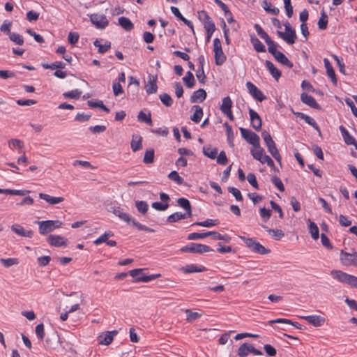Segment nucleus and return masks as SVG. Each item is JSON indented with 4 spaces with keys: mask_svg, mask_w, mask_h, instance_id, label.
<instances>
[{
    "mask_svg": "<svg viewBox=\"0 0 357 357\" xmlns=\"http://www.w3.org/2000/svg\"><path fill=\"white\" fill-rule=\"evenodd\" d=\"M159 98L162 104L166 107H170L173 104V99L169 94L166 93L160 94L159 96Z\"/></svg>",
    "mask_w": 357,
    "mask_h": 357,
    "instance_id": "54",
    "label": "nucleus"
},
{
    "mask_svg": "<svg viewBox=\"0 0 357 357\" xmlns=\"http://www.w3.org/2000/svg\"><path fill=\"white\" fill-rule=\"evenodd\" d=\"M263 228H264L276 241L280 240L284 236V232L281 229H273L264 225H263Z\"/></svg>",
    "mask_w": 357,
    "mask_h": 357,
    "instance_id": "38",
    "label": "nucleus"
},
{
    "mask_svg": "<svg viewBox=\"0 0 357 357\" xmlns=\"http://www.w3.org/2000/svg\"><path fill=\"white\" fill-rule=\"evenodd\" d=\"M108 211L112 213L116 216L119 217L121 220L130 223L132 218L128 213L124 212L123 209L120 206H111Z\"/></svg>",
    "mask_w": 357,
    "mask_h": 357,
    "instance_id": "9",
    "label": "nucleus"
},
{
    "mask_svg": "<svg viewBox=\"0 0 357 357\" xmlns=\"http://www.w3.org/2000/svg\"><path fill=\"white\" fill-rule=\"evenodd\" d=\"M239 238L244 242L246 246L254 252L261 255H266L271 252L270 250L266 249L264 246L255 241L253 238H247L242 236H240Z\"/></svg>",
    "mask_w": 357,
    "mask_h": 357,
    "instance_id": "3",
    "label": "nucleus"
},
{
    "mask_svg": "<svg viewBox=\"0 0 357 357\" xmlns=\"http://www.w3.org/2000/svg\"><path fill=\"white\" fill-rule=\"evenodd\" d=\"M183 252H191L202 254L204 252H211L213 250L208 245L191 243L189 245L182 247L180 250Z\"/></svg>",
    "mask_w": 357,
    "mask_h": 357,
    "instance_id": "5",
    "label": "nucleus"
},
{
    "mask_svg": "<svg viewBox=\"0 0 357 357\" xmlns=\"http://www.w3.org/2000/svg\"><path fill=\"white\" fill-rule=\"evenodd\" d=\"M265 43L268 45V52L273 56L277 54L280 51L277 50L278 45L271 38L265 40Z\"/></svg>",
    "mask_w": 357,
    "mask_h": 357,
    "instance_id": "49",
    "label": "nucleus"
},
{
    "mask_svg": "<svg viewBox=\"0 0 357 357\" xmlns=\"http://www.w3.org/2000/svg\"><path fill=\"white\" fill-rule=\"evenodd\" d=\"M252 345L248 343H243L242 344L238 350V355L240 357H245L249 354H252Z\"/></svg>",
    "mask_w": 357,
    "mask_h": 357,
    "instance_id": "33",
    "label": "nucleus"
},
{
    "mask_svg": "<svg viewBox=\"0 0 357 357\" xmlns=\"http://www.w3.org/2000/svg\"><path fill=\"white\" fill-rule=\"evenodd\" d=\"M232 101L229 96H227L222 98V105L220 107L221 112H225L227 111L231 110Z\"/></svg>",
    "mask_w": 357,
    "mask_h": 357,
    "instance_id": "39",
    "label": "nucleus"
},
{
    "mask_svg": "<svg viewBox=\"0 0 357 357\" xmlns=\"http://www.w3.org/2000/svg\"><path fill=\"white\" fill-rule=\"evenodd\" d=\"M142 137L137 135H133L130 144L131 149L136 152L142 148Z\"/></svg>",
    "mask_w": 357,
    "mask_h": 357,
    "instance_id": "28",
    "label": "nucleus"
},
{
    "mask_svg": "<svg viewBox=\"0 0 357 357\" xmlns=\"http://www.w3.org/2000/svg\"><path fill=\"white\" fill-rule=\"evenodd\" d=\"M218 224V220H211L208 219L203 222H197L192 224V225H198L202 227H211L215 225H217Z\"/></svg>",
    "mask_w": 357,
    "mask_h": 357,
    "instance_id": "56",
    "label": "nucleus"
},
{
    "mask_svg": "<svg viewBox=\"0 0 357 357\" xmlns=\"http://www.w3.org/2000/svg\"><path fill=\"white\" fill-rule=\"evenodd\" d=\"M250 42L257 52H265L266 47L264 44L253 34L250 35Z\"/></svg>",
    "mask_w": 357,
    "mask_h": 357,
    "instance_id": "27",
    "label": "nucleus"
},
{
    "mask_svg": "<svg viewBox=\"0 0 357 357\" xmlns=\"http://www.w3.org/2000/svg\"><path fill=\"white\" fill-rule=\"evenodd\" d=\"M275 323L291 324V325L294 326V327H296L298 329H301V330L303 329V326L301 325L300 324H298V322H293L290 319H287L279 318V319H273V320L269 321V324H275Z\"/></svg>",
    "mask_w": 357,
    "mask_h": 357,
    "instance_id": "35",
    "label": "nucleus"
},
{
    "mask_svg": "<svg viewBox=\"0 0 357 357\" xmlns=\"http://www.w3.org/2000/svg\"><path fill=\"white\" fill-rule=\"evenodd\" d=\"M8 36L11 41L18 45H22L24 44V39L20 34L16 33H11Z\"/></svg>",
    "mask_w": 357,
    "mask_h": 357,
    "instance_id": "58",
    "label": "nucleus"
},
{
    "mask_svg": "<svg viewBox=\"0 0 357 357\" xmlns=\"http://www.w3.org/2000/svg\"><path fill=\"white\" fill-rule=\"evenodd\" d=\"M192 109L195 110L193 115L190 117V119L197 123H199L203 116V110L202 108L199 105H194Z\"/></svg>",
    "mask_w": 357,
    "mask_h": 357,
    "instance_id": "36",
    "label": "nucleus"
},
{
    "mask_svg": "<svg viewBox=\"0 0 357 357\" xmlns=\"http://www.w3.org/2000/svg\"><path fill=\"white\" fill-rule=\"evenodd\" d=\"M331 275L338 281L345 284H349V281L351 275L339 270L331 271Z\"/></svg>",
    "mask_w": 357,
    "mask_h": 357,
    "instance_id": "17",
    "label": "nucleus"
},
{
    "mask_svg": "<svg viewBox=\"0 0 357 357\" xmlns=\"http://www.w3.org/2000/svg\"><path fill=\"white\" fill-rule=\"evenodd\" d=\"M309 222V230L311 234V236L313 239L317 240L319 236V230L317 225L310 220H308Z\"/></svg>",
    "mask_w": 357,
    "mask_h": 357,
    "instance_id": "42",
    "label": "nucleus"
},
{
    "mask_svg": "<svg viewBox=\"0 0 357 357\" xmlns=\"http://www.w3.org/2000/svg\"><path fill=\"white\" fill-rule=\"evenodd\" d=\"M154 151L153 149L146 150L144 156L143 162L145 164H151L154 161Z\"/></svg>",
    "mask_w": 357,
    "mask_h": 357,
    "instance_id": "55",
    "label": "nucleus"
},
{
    "mask_svg": "<svg viewBox=\"0 0 357 357\" xmlns=\"http://www.w3.org/2000/svg\"><path fill=\"white\" fill-rule=\"evenodd\" d=\"M201 16H204V29H206V31H215V24L213 22L211 17L206 14V13L204 11H202L199 13V17H201Z\"/></svg>",
    "mask_w": 357,
    "mask_h": 357,
    "instance_id": "26",
    "label": "nucleus"
},
{
    "mask_svg": "<svg viewBox=\"0 0 357 357\" xmlns=\"http://www.w3.org/2000/svg\"><path fill=\"white\" fill-rule=\"evenodd\" d=\"M11 230L20 236L31 238L33 236V231L31 230H26L24 228L18 224H15L11 226Z\"/></svg>",
    "mask_w": 357,
    "mask_h": 357,
    "instance_id": "16",
    "label": "nucleus"
},
{
    "mask_svg": "<svg viewBox=\"0 0 357 357\" xmlns=\"http://www.w3.org/2000/svg\"><path fill=\"white\" fill-rule=\"evenodd\" d=\"M135 206L137 209V211L142 215H145L149 210V205L144 201H136Z\"/></svg>",
    "mask_w": 357,
    "mask_h": 357,
    "instance_id": "48",
    "label": "nucleus"
},
{
    "mask_svg": "<svg viewBox=\"0 0 357 357\" xmlns=\"http://www.w3.org/2000/svg\"><path fill=\"white\" fill-rule=\"evenodd\" d=\"M88 105L92 108L100 107L101 109L105 111L107 113L109 112V109L103 104L102 101H95V100H89Z\"/></svg>",
    "mask_w": 357,
    "mask_h": 357,
    "instance_id": "50",
    "label": "nucleus"
},
{
    "mask_svg": "<svg viewBox=\"0 0 357 357\" xmlns=\"http://www.w3.org/2000/svg\"><path fill=\"white\" fill-rule=\"evenodd\" d=\"M340 130L342 135L344 142L348 145H352L356 142V139L349 133L347 130L343 126H340Z\"/></svg>",
    "mask_w": 357,
    "mask_h": 357,
    "instance_id": "31",
    "label": "nucleus"
},
{
    "mask_svg": "<svg viewBox=\"0 0 357 357\" xmlns=\"http://www.w3.org/2000/svg\"><path fill=\"white\" fill-rule=\"evenodd\" d=\"M247 89L249 93L257 100L261 102L266 99V96L252 82H248L246 83Z\"/></svg>",
    "mask_w": 357,
    "mask_h": 357,
    "instance_id": "10",
    "label": "nucleus"
},
{
    "mask_svg": "<svg viewBox=\"0 0 357 357\" xmlns=\"http://www.w3.org/2000/svg\"><path fill=\"white\" fill-rule=\"evenodd\" d=\"M213 52L215 64L217 66L222 65L226 61V56L222 51L221 42L218 38L213 40Z\"/></svg>",
    "mask_w": 357,
    "mask_h": 357,
    "instance_id": "6",
    "label": "nucleus"
},
{
    "mask_svg": "<svg viewBox=\"0 0 357 357\" xmlns=\"http://www.w3.org/2000/svg\"><path fill=\"white\" fill-rule=\"evenodd\" d=\"M0 262L5 266V267H10L13 265H16L19 263L18 259L16 258H8V259H0Z\"/></svg>",
    "mask_w": 357,
    "mask_h": 357,
    "instance_id": "59",
    "label": "nucleus"
},
{
    "mask_svg": "<svg viewBox=\"0 0 357 357\" xmlns=\"http://www.w3.org/2000/svg\"><path fill=\"white\" fill-rule=\"evenodd\" d=\"M324 63L326 70L327 75L331 78L333 84L334 85H336L337 80L331 63H330L329 60L326 58L324 59Z\"/></svg>",
    "mask_w": 357,
    "mask_h": 357,
    "instance_id": "21",
    "label": "nucleus"
},
{
    "mask_svg": "<svg viewBox=\"0 0 357 357\" xmlns=\"http://www.w3.org/2000/svg\"><path fill=\"white\" fill-rule=\"evenodd\" d=\"M157 77L156 76H149L147 83L145 85V90L148 94L155 93L158 90L157 86Z\"/></svg>",
    "mask_w": 357,
    "mask_h": 357,
    "instance_id": "15",
    "label": "nucleus"
},
{
    "mask_svg": "<svg viewBox=\"0 0 357 357\" xmlns=\"http://www.w3.org/2000/svg\"><path fill=\"white\" fill-rule=\"evenodd\" d=\"M328 16L325 11L323 10L321 13V17L318 21V27L321 30H324L327 28Z\"/></svg>",
    "mask_w": 357,
    "mask_h": 357,
    "instance_id": "47",
    "label": "nucleus"
},
{
    "mask_svg": "<svg viewBox=\"0 0 357 357\" xmlns=\"http://www.w3.org/2000/svg\"><path fill=\"white\" fill-rule=\"evenodd\" d=\"M93 45L95 47H98V52L100 54H104L106 52H107L110 47H111V43L109 42V41H106L105 43V44L102 45L100 44V40L96 39L94 42H93Z\"/></svg>",
    "mask_w": 357,
    "mask_h": 357,
    "instance_id": "37",
    "label": "nucleus"
},
{
    "mask_svg": "<svg viewBox=\"0 0 357 357\" xmlns=\"http://www.w3.org/2000/svg\"><path fill=\"white\" fill-rule=\"evenodd\" d=\"M209 236V231L204 232V233H191L188 235V240H197L202 239L206 237Z\"/></svg>",
    "mask_w": 357,
    "mask_h": 357,
    "instance_id": "62",
    "label": "nucleus"
},
{
    "mask_svg": "<svg viewBox=\"0 0 357 357\" xmlns=\"http://www.w3.org/2000/svg\"><path fill=\"white\" fill-rule=\"evenodd\" d=\"M39 197L50 205H55L63 202L64 198L62 197H52L47 194L40 192L38 195Z\"/></svg>",
    "mask_w": 357,
    "mask_h": 357,
    "instance_id": "20",
    "label": "nucleus"
},
{
    "mask_svg": "<svg viewBox=\"0 0 357 357\" xmlns=\"http://www.w3.org/2000/svg\"><path fill=\"white\" fill-rule=\"evenodd\" d=\"M250 153L252 157L259 162L261 161L266 155L264 154V150L260 146V143H259L258 146H254V149L251 150Z\"/></svg>",
    "mask_w": 357,
    "mask_h": 357,
    "instance_id": "29",
    "label": "nucleus"
},
{
    "mask_svg": "<svg viewBox=\"0 0 357 357\" xmlns=\"http://www.w3.org/2000/svg\"><path fill=\"white\" fill-rule=\"evenodd\" d=\"M203 153L211 159H215L217 157L218 149H212L210 146H204Z\"/></svg>",
    "mask_w": 357,
    "mask_h": 357,
    "instance_id": "43",
    "label": "nucleus"
},
{
    "mask_svg": "<svg viewBox=\"0 0 357 357\" xmlns=\"http://www.w3.org/2000/svg\"><path fill=\"white\" fill-rule=\"evenodd\" d=\"M251 125L252 128L258 131L261 128V119L260 116L254 109H249Z\"/></svg>",
    "mask_w": 357,
    "mask_h": 357,
    "instance_id": "13",
    "label": "nucleus"
},
{
    "mask_svg": "<svg viewBox=\"0 0 357 357\" xmlns=\"http://www.w3.org/2000/svg\"><path fill=\"white\" fill-rule=\"evenodd\" d=\"M47 241L51 245L55 247L66 246L68 244V241L59 235H50Z\"/></svg>",
    "mask_w": 357,
    "mask_h": 357,
    "instance_id": "12",
    "label": "nucleus"
},
{
    "mask_svg": "<svg viewBox=\"0 0 357 357\" xmlns=\"http://www.w3.org/2000/svg\"><path fill=\"white\" fill-rule=\"evenodd\" d=\"M261 137L271 155L276 160L277 162L281 164V155L271 135L268 132L264 130L261 133Z\"/></svg>",
    "mask_w": 357,
    "mask_h": 357,
    "instance_id": "1",
    "label": "nucleus"
},
{
    "mask_svg": "<svg viewBox=\"0 0 357 357\" xmlns=\"http://www.w3.org/2000/svg\"><path fill=\"white\" fill-rule=\"evenodd\" d=\"M90 20L91 23L97 28L103 29L107 27L109 24V21L106 16L103 14L94 13L90 16Z\"/></svg>",
    "mask_w": 357,
    "mask_h": 357,
    "instance_id": "7",
    "label": "nucleus"
},
{
    "mask_svg": "<svg viewBox=\"0 0 357 357\" xmlns=\"http://www.w3.org/2000/svg\"><path fill=\"white\" fill-rule=\"evenodd\" d=\"M277 33L280 38L283 39L285 42H287L289 45L294 44L297 38L296 31L284 33L282 31H278Z\"/></svg>",
    "mask_w": 357,
    "mask_h": 357,
    "instance_id": "19",
    "label": "nucleus"
},
{
    "mask_svg": "<svg viewBox=\"0 0 357 357\" xmlns=\"http://www.w3.org/2000/svg\"><path fill=\"white\" fill-rule=\"evenodd\" d=\"M118 21L119 24L127 31H131L134 27L132 22L128 17H120Z\"/></svg>",
    "mask_w": 357,
    "mask_h": 357,
    "instance_id": "34",
    "label": "nucleus"
},
{
    "mask_svg": "<svg viewBox=\"0 0 357 357\" xmlns=\"http://www.w3.org/2000/svg\"><path fill=\"white\" fill-rule=\"evenodd\" d=\"M42 66L45 69H63L65 68L66 65L62 61H56L54 63H52L51 64L49 63H43Z\"/></svg>",
    "mask_w": 357,
    "mask_h": 357,
    "instance_id": "52",
    "label": "nucleus"
},
{
    "mask_svg": "<svg viewBox=\"0 0 357 357\" xmlns=\"http://www.w3.org/2000/svg\"><path fill=\"white\" fill-rule=\"evenodd\" d=\"M315 327H319L325 323V318L319 315L299 316Z\"/></svg>",
    "mask_w": 357,
    "mask_h": 357,
    "instance_id": "11",
    "label": "nucleus"
},
{
    "mask_svg": "<svg viewBox=\"0 0 357 357\" xmlns=\"http://www.w3.org/2000/svg\"><path fill=\"white\" fill-rule=\"evenodd\" d=\"M356 252L349 253L341 250L340 252V261L344 266H354V261L356 259Z\"/></svg>",
    "mask_w": 357,
    "mask_h": 357,
    "instance_id": "14",
    "label": "nucleus"
},
{
    "mask_svg": "<svg viewBox=\"0 0 357 357\" xmlns=\"http://www.w3.org/2000/svg\"><path fill=\"white\" fill-rule=\"evenodd\" d=\"M274 58L282 65L287 66L289 68H293L294 64L289 59L281 52L277 53Z\"/></svg>",
    "mask_w": 357,
    "mask_h": 357,
    "instance_id": "32",
    "label": "nucleus"
},
{
    "mask_svg": "<svg viewBox=\"0 0 357 357\" xmlns=\"http://www.w3.org/2000/svg\"><path fill=\"white\" fill-rule=\"evenodd\" d=\"M113 233L110 231H105L102 235L96 239L93 243L96 245H100L102 243H107L109 238L113 236Z\"/></svg>",
    "mask_w": 357,
    "mask_h": 357,
    "instance_id": "46",
    "label": "nucleus"
},
{
    "mask_svg": "<svg viewBox=\"0 0 357 357\" xmlns=\"http://www.w3.org/2000/svg\"><path fill=\"white\" fill-rule=\"evenodd\" d=\"M185 314H186V320L188 321V322H192L196 319H197L198 318L201 317L202 314L198 313V312H192L190 310H185Z\"/></svg>",
    "mask_w": 357,
    "mask_h": 357,
    "instance_id": "61",
    "label": "nucleus"
},
{
    "mask_svg": "<svg viewBox=\"0 0 357 357\" xmlns=\"http://www.w3.org/2000/svg\"><path fill=\"white\" fill-rule=\"evenodd\" d=\"M271 181L280 192L284 191V185L280 178H278L277 176H273L271 177Z\"/></svg>",
    "mask_w": 357,
    "mask_h": 357,
    "instance_id": "63",
    "label": "nucleus"
},
{
    "mask_svg": "<svg viewBox=\"0 0 357 357\" xmlns=\"http://www.w3.org/2000/svg\"><path fill=\"white\" fill-rule=\"evenodd\" d=\"M130 222H132V225L136 227L139 230L146 231L149 232H154L155 230L150 227H148L144 225H142L139 222H137L135 218H132Z\"/></svg>",
    "mask_w": 357,
    "mask_h": 357,
    "instance_id": "57",
    "label": "nucleus"
},
{
    "mask_svg": "<svg viewBox=\"0 0 357 357\" xmlns=\"http://www.w3.org/2000/svg\"><path fill=\"white\" fill-rule=\"evenodd\" d=\"M301 101L308 105L309 107L314 108V109H319V105L317 102L316 100L312 97V96L308 95L306 93H303L301 95Z\"/></svg>",
    "mask_w": 357,
    "mask_h": 357,
    "instance_id": "18",
    "label": "nucleus"
},
{
    "mask_svg": "<svg viewBox=\"0 0 357 357\" xmlns=\"http://www.w3.org/2000/svg\"><path fill=\"white\" fill-rule=\"evenodd\" d=\"M188 215L180 212H176L167 217V221L169 223L176 222L180 220L185 219Z\"/></svg>",
    "mask_w": 357,
    "mask_h": 357,
    "instance_id": "41",
    "label": "nucleus"
},
{
    "mask_svg": "<svg viewBox=\"0 0 357 357\" xmlns=\"http://www.w3.org/2000/svg\"><path fill=\"white\" fill-rule=\"evenodd\" d=\"M255 29L257 34L265 40H267L270 38L268 33L261 28V26L257 24H255Z\"/></svg>",
    "mask_w": 357,
    "mask_h": 357,
    "instance_id": "64",
    "label": "nucleus"
},
{
    "mask_svg": "<svg viewBox=\"0 0 357 357\" xmlns=\"http://www.w3.org/2000/svg\"><path fill=\"white\" fill-rule=\"evenodd\" d=\"M178 204L183 208L188 215V217L190 218L192 216V208L190 201L184 197H181L177 199Z\"/></svg>",
    "mask_w": 357,
    "mask_h": 357,
    "instance_id": "25",
    "label": "nucleus"
},
{
    "mask_svg": "<svg viewBox=\"0 0 357 357\" xmlns=\"http://www.w3.org/2000/svg\"><path fill=\"white\" fill-rule=\"evenodd\" d=\"M183 80L188 88H192L195 85V77L190 71L187 72L185 76L183 77Z\"/></svg>",
    "mask_w": 357,
    "mask_h": 357,
    "instance_id": "45",
    "label": "nucleus"
},
{
    "mask_svg": "<svg viewBox=\"0 0 357 357\" xmlns=\"http://www.w3.org/2000/svg\"><path fill=\"white\" fill-rule=\"evenodd\" d=\"M181 270L185 273H193L205 271L206 268L203 266H197L196 264H192L182 267Z\"/></svg>",
    "mask_w": 357,
    "mask_h": 357,
    "instance_id": "24",
    "label": "nucleus"
},
{
    "mask_svg": "<svg viewBox=\"0 0 357 357\" xmlns=\"http://www.w3.org/2000/svg\"><path fill=\"white\" fill-rule=\"evenodd\" d=\"M168 178L178 185H181L183 183V179L179 176L176 171L171 172L168 175Z\"/></svg>",
    "mask_w": 357,
    "mask_h": 357,
    "instance_id": "60",
    "label": "nucleus"
},
{
    "mask_svg": "<svg viewBox=\"0 0 357 357\" xmlns=\"http://www.w3.org/2000/svg\"><path fill=\"white\" fill-rule=\"evenodd\" d=\"M35 223L39 226V233L45 235L53 231L55 229L61 227L62 222L59 220H44L36 221Z\"/></svg>",
    "mask_w": 357,
    "mask_h": 357,
    "instance_id": "2",
    "label": "nucleus"
},
{
    "mask_svg": "<svg viewBox=\"0 0 357 357\" xmlns=\"http://www.w3.org/2000/svg\"><path fill=\"white\" fill-rule=\"evenodd\" d=\"M265 65L268 70H269V73L271 75L276 79L278 80V79L281 77V73L280 71L273 65V63L270 61H266Z\"/></svg>",
    "mask_w": 357,
    "mask_h": 357,
    "instance_id": "30",
    "label": "nucleus"
},
{
    "mask_svg": "<svg viewBox=\"0 0 357 357\" xmlns=\"http://www.w3.org/2000/svg\"><path fill=\"white\" fill-rule=\"evenodd\" d=\"M209 236H211L215 240H223L225 242L229 243L231 238L228 235H222L217 231H209Z\"/></svg>",
    "mask_w": 357,
    "mask_h": 357,
    "instance_id": "53",
    "label": "nucleus"
},
{
    "mask_svg": "<svg viewBox=\"0 0 357 357\" xmlns=\"http://www.w3.org/2000/svg\"><path fill=\"white\" fill-rule=\"evenodd\" d=\"M137 119L140 122L146 123L150 126L152 124L151 115L150 113L146 114L143 111H140L137 116Z\"/></svg>",
    "mask_w": 357,
    "mask_h": 357,
    "instance_id": "51",
    "label": "nucleus"
},
{
    "mask_svg": "<svg viewBox=\"0 0 357 357\" xmlns=\"http://www.w3.org/2000/svg\"><path fill=\"white\" fill-rule=\"evenodd\" d=\"M206 98V92L205 90L202 89H199L193 92L192 95L190 97V102L192 103L195 102H202Z\"/></svg>",
    "mask_w": 357,
    "mask_h": 357,
    "instance_id": "22",
    "label": "nucleus"
},
{
    "mask_svg": "<svg viewBox=\"0 0 357 357\" xmlns=\"http://www.w3.org/2000/svg\"><path fill=\"white\" fill-rule=\"evenodd\" d=\"M224 126L226 128L227 141L230 146H234V135L231 126H229L227 122L224 123Z\"/></svg>",
    "mask_w": 357,
    "mask_h": 357,
    "instance_id": "44",
    "label": "nucleus"
},
{
    "mask_svg": "<svg viewBox=\"0 0 357 357\" xmlns=\"http://www.w3.org/2000/svg\"><path fill=\"white\" fill-rule=\"evenodd\" d=\"M143 268H136L130 271L129 274L130 276L135 278V281L137 282H149L155 278L160 276V274H153L150 275H143Z\"/></svg>",
    "mask_w": 357,
    "mask_h": 357,
    "instance_id": "4",
    "label": "nucleus"
},
{
    "mask_svg": "<svg viewBox=\"0 0 357 357\" xmlns=\"http://www.w3.org/2000/svg\"><path fill=\"white\" fill-rule=\"evenodd\" d=\"M262 8L268 13L274 15H278L280 10L276 7H272L271 3L264 0L261 3Z\"/></svg>",
    "mask_w": 357,
    "mask_h": 357,
    "instance_id": "40",
    "label": "nucleus"
},
{
    "mask_svg": "<svg viewBox=\"0 0 357 357\" xmlns=\"http://www.w3.org/2000/svg\"><path fill=\"white\" fill-rule=\"evenodd\" d=\"M239 130L243 139L248 143L252 144L253 146L259 145L260 139L256 133L243 128H240Z\"/></svg>",
    "mask_w": 357,
    "mask_h": 357,
    "instance_id": "8",
    "label": "nucleus"
},
{
    "mask_svg": "<svg viewBox=\"0 0 357 357\" xmlns=\"http://www.w3.org/2000/svg\"><path fill=\"white\" fill-rule=\"evenodd\" d=\"M117 333L116 331H108L105 333L103 335H100L98 337L99 344L103 345H109L110 344L114 339V336Z\"/></svg>",
    "mask_w": 357,
    "mask_h": 357,
    "instance_id": "23",
    "label": "nucleus"
}]
</instances>
